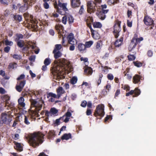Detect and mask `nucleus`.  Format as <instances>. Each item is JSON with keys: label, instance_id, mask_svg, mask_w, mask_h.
Returning <instances> with one entry per match:
<instances>
[{"label": "nucleus", "instance_id": "obj_1", "mask_svg": "<svg viewBox=\"0 0 156 156\" xmlns=\"http://www.w3.org/2000/svg\"><path fill=\"white\" fill-rule=\"evenodd\" d=\"M44 136L41 132L34 133L29 140L30 145L34 148L38 146L43 142Z\"/></svg>", "mask_w": 156, "mask_h": 156}, {"label": "nucleus", "instance_id": "obj_2", "mask_svg": "<svg viewBox=\"0 0 156 156\" xmlns=\"http://www.w3.org/2000/svg\"><path fill=\"white\" fill-rule=\"evenodd\" d=\"M144 40L143 37L138 38L137 34H134L133 37L131 40L130 45L128 47V50L129 51H131L135 48L137 44L140 43V42Z\"/></svg>", "mask_w": 156, "mask_h": 156}, {"label": "nucleus", "instance_id": "obj_3", "mask_svg": "<svg viewBox=\"0 0 156 156\" xmlns=\"http://www.w3.org/2000/svg\"><path fill=\"white\" fill-rule=\"evenodd\" d=\"M104 115V106L101 105H98L97 106L94 114V115L97 118L96 119H101Z\"/></svg>", "mask_w": 156, "mask_h": 156}, {"label": "nucleus", "instance_id": "obj_4", "mask_svg": "<svg viewBox=\"0 0 156 156\" xmlns=\"http://www.w3.org/2000/svg\"><path fill=\"white\" fill-rule=\"evenodd\" d=\"M1 119L2 123L9 124L12 120V116L10 112L7 113L3 112L1 114Z\"/></svg>", "mask_w": 156, "mask_h": 156}, {"label": "nucleus", "instance_id": "obj_5", "mask_svg": "<svg viewBox=\"0 0 156 156\" xmlns=\"http://www.w3.org/2000/svg\"><path fill=\"white\" fill-rule=\"evenodd\" d=\"M121 22L118 19L116 20L115 21L114 24V30L113 34L115 38H117L119 36V33L121 30Z\"/></svg>", "mask_w": 156, "mask_h": 156}, {"label": "nucleus", "instance_id": "obj_6", "mask_svg": "<svg viewBox=\"0 0 156 156\" xmlns=\"http://www.w3.org/2000/svg\"><path fill=\"white\" fill-rule=\"evenodd\" d=\"M44 103V101L42 100H40L39 102L34 99H31V106L35 108L34 110L36 112H38L41 110Z\"/></svg>", "mask_w": 156, "mask_h": 156}, {"label": "nucleus", "instance_id": "obj_7", "mask_svg": "<svg viewBox=\"0 0 156 156\" xmlns=\"http://www.w3.org/2000/svg\"><path fill=\"white\" fill-rule=\"evenodd\" d=\"M87 11L88 13L94 12L97 7L96 4L93 1H88L87 2Z\"/></svg>", "mask_w": 156, "mask_h": 156}, {"label": "nucleus", "instance_id": "obj_8", "mask_svg": "<svg viewBox=\"0 0 156 156\" xmlns=\"http://www.w3.org/2000/svg\"><path fill=\"white\" fill-rule=\"evenodd\" d=\"M74 18L71 15L67 14L62 17V22L64 24H66L67 21H68L69 24L71 25L74 22Z\"/></svg>", "mask_w": 156, "mask_h": 156}, {"label": "nucleus", "instance_id": "obj_9", "mask_svg": "<svg viewBox=\"0 0 156 156\" xmlns=\"http://www.w3.org/2000/svg\"><path fill=\"white\" fill-rule=\"evenodd\" d=\"M53 5L55 8L56 9H63V10H68V9L66 8L67 3H62L59 0L58 2L55 1Z\"/></svg>", "mask_w": 156, "mask_h": 156}, {"label": "nucleus", "instance_id": "obj_10", "mask_svg": "<svg viewBox=\"0 0 156 156\" xmlns=\"http://www.w3.org/2000/svg\"><path fill=\"white\" fill-rule=\"evenodd\" d=\"M58 110L54 107L51 108L50 110L49 111L48 110L45 111V115L47 117L49 116H57L58 115Z\"/></svg>", "mask_w": 156, "mask_h": 156}, {"label": "nucleus", "instance_id": "obj_11", "mask_svg": "<svg viewBox=\"0 0 156 156\" xmlns=\"http://www.w3.org/2000/svg\"><path fill=\"white\" fill-rule=\"evenodd\" d=\"M24 4L21 5L20 3L17 4V6L20 12H25L29 8V6L27 5V1L26 0H23Z\"/></svg>", "mask_w": 156, "mask_h": 156}, {"label": "nucleus", "instance_id": "obj_12", "mask_svg": "<svg viewBox=\"0 0 156 156\" xmlns=\"http://www.w3.org/2000/svg\"><path fill=\"white\" fill-rule=\"evenodd\" d=\"M26 83V81L25 80L20 81L19 84L16 85V90L19 92H21L25 85Z\"/></svg>", "mask_w": 156, "mask_h": 156}, {"label": "nucleus", "instance_id": "obj_13", "mask_svg": "<svg viewBox=\"0 0 156 156\" xmlns=\"http://www.w3.org/2000/svg\"><path fill=\"white\" fill-rule=\"evenodd\" d=\"M63 72V70L62 68H60L59 67H57L56 68V73H57V76L55 77L56 80H59L62 78V73ZM55 78V77L54 78Z\"/></svg>", "mask_w": 156, "mask_h": 156}, {"label": "nucleus", "instance_id": "obj_14", "mask_svg": "<svg viewBox=\"0 0 156 156\" xmlns=\"http://www.w3.org/2000/svg\"><path fill=\"white\" fill-rule=\"evenodd\" d=\"M140 90L137 88H136L134 90H132L126 94V96H128L132 95L133 94H135L134 96L137 97L140 94Z\"/></svg>", "mask_w": 156, "mask_h": 156}, {"label": "nucleus", "instance_id": "obj_15", "mask_svg": "<svg viewBox=\"0 0 156 156\" xmlns=\"http://www.w3.org/2000/svg\"><path fill=\"white\" fill-rule=\"evenodd\" d=\"M70 1L71 5L73 8L79 7L81 4L80 0H70Z\"/></svg>", "mask_w": 156, "mask_h": 156}, {"label": "nucleus", "instance_id": "obj_16", "mask_svg": "<svg viewBox=\"0 0 156 156\" xmlns=\"http://www.w3.org/2000/svg\"><path fill=\"white\" fill-rule=\"evenodd\" d=\"M143 21L146 25H151L154 22L152 19L147 16H144Z\"/></svg>", "mask_w": 156, "mask_h": 156}, {"label": "nucleus", "instance_id": "obj_17", "mask_svg": "<svg viewBox=\"0 0 156 156\" xmlns=\"http://www.w3.org/2000/svg\"><path fill=\"white\" fill-rule=\"evenodd\" d=\"M68 42L70 44H73L76 42V40L74 39L73 34L72 33H70L67 37Z\"/></svg>", "mask_w": 156, "mask_h": 156}, {"label": "nucleus", "instance_id": "obj_18", "mask_svg": "<svg viewBox=\"0 0 156 156\" xmlns=\"http://www.w3.org/2000/svg\"><path fill=\"white\" fill-rule=\"evenodd\" d=\"M142 76L138 74L135 75L133 77V81L134 83H138L140 82V80H142Z\"/></svg>", "mask_w": 156, "mask_h": 156}, {"label": "nucleus", "instance_id": "obj_19", "mask_svg": "<svg viewBox=\"0 0 156 156\" xmlns=\"http://www.w3.org/2000/svg\"><path fill=\"white\" fill-rule=\"evenodd\" d=\"M57 94L58 95V99H59L61 95L65 93V90L62 87H59L56 90Z\"/></svg>", "mask_w": 156, "mask_h": 156}, {"label": "nucleus", "instance_id": "obj_20", "mask_svg": "<svg viewBox=\"0 0 156 156\" xmlns=\"http://www.w3.org/2000/svg\"><path fill=\"white\" fill-rule=\"evenodd\" d=\"M84 72L87 75H91L93 72L92 69L91 67H89L87 65H86L84 69Z\"/></svg>", "mask_w": 156, "mask_h": 156}, {"label": "nucleus", "instance_id": "obj_21", "mask_svg": "<svg viewBox=\"0 0 156 156\" xmlns=\"http://www.w3.org/2000/svg\"><path fill=\"white\" fill-rule=\"evenodd\" d=\"M123 40V38L122 37L120 38L119 40H117L114 43L115 47L118 48L122 44Z\"/></svg>", "mask_w": 156, "mask_h": 156}, {"label": "nucleus", "instance_id": "obj_22", "mask_svg": "<svg viewBox=\"0 0 156 156\" xmlns=\"http://www.w3.org/2000/svg\"><path fill=\"white\" fill-rule=\"evenodd\" d=\"M24 98L23 97H21L18 100L19 106L22 108L25 107V104L24 103Z\"/></svg>", "mask_w": 156, "mask_h": 156}, {"label": "nucleus", "instance_id": "obj_23", "mask_svg": "<svg viewBox=\"0 0 156 156\" xmlns=\"http://www.w3.org/2000/svg\"><path fill=\"white\" fill-rule=\"evenodd\" d=\"M91 32V36L94 39L97 40L99 38V34L97 31L93 30Z\"/></svg>", "mask_w": 156, "mask_h": 156}, {"label": "nucleus", "instance_id": "obj_24", "mask_svg": "<svg viewBox=\"0 0 156 156\" xmlns=\"http://www.w3.org/2000/svg\"><path fill=\"white\" fill-rule=\"evenodd\" d=\"M77 47L78 50L80 52L86 50L85 44L82 43H78L77 44Z\"/></svg>", "mask_w": 156, "mask_h": 156}, {"label": "nucleus", "instance_id": "obj_25", "mask_svg": "<svg viewBox=\"0 0 156 156\" xmlns=\"http://www.w3.org/2000/svg\"><path fill=\"white\" fill-rule=\"evenodd\" d=\"M72 137V135L70 133H65L61 136V139L62 140H68L69 139H71Z\"/></svg>", "mask_w": 156, "mask_h": 156}, {"label": "nucleus", "instance_id": "obj_26", "mask_svg": "<svg viewBox=\"0 0 156 156\" xmlns=\"http://www.w3.org/2000/svg\"><path fill=\"white\" fill-rule=\"evenodd\" d=\"M15 146H14V148L18 151L21 152L23 150L22 146H21L20 143L16 142L15 143Z\"/></svg>", "mask_w": 156, "mask_h": 156}, {"label": "nucleus", "instance_id": "obj_27", "mask_svg": "<svg viewBox=\"0 0 156 156\" xmlns=\"http://www.w3.org/2000/svg\"><path fill=\"white\" fill-rule=\"evenodd\" d=\"M64 115H65L66 118L64 120V122L66 123H67L69 121L70 117L72 115V114L69 112L67 111Z\"/></svg>", "mask_w": 156, "mask_h": 156}, {"label": "nucleus", "instance_id": "obj_28", "mask_svg": "<svg viewBox=\"0 0 156 156\" xmlns=\"http://www.w3.org/2000/svg\"><path fill=\"white\" fill-rule=\"evenodd\" d=\"M99 18L101 20H104L106 18V15L102 13L100 11L96 13Z\"/></svg>", "mask_w": 156, "mask_h": 156}, {"label": "nucleus", "instance_id": "obj_29", "mask_svg": "<svg viewBox=\"0 0 156 156\" xmlns=\"http://www.w3.org/2000/svg\"><path fill=\"white\" fill-rule=\"evenodd\" d=\"M53 53L54 54V57L55 59H57L60 57L62 56V53L59 51H55V52L53 51Z\"/></svg>", "mask_w": 156, "mask_h": 156}, {"label": "nucleus", "instance_id": "obj_30", "mask_svg": "<svg viewBox=\"0 0 156 156\" xmlns=\"http://www.w3.org/2000/svg\"><path fill=\"white\" fill-rule=\"evenodd\" d=\"M10 97L7 95H5L3 97V100L5 102V104H9Z\"/></svg>", "mask_w": 156, "mask_h": 156}, {"label": "nucleus", "instance_id": "obj_31", "mask_svg": "<svg viewBox=\"0 0 156 156\" xmlns=\"http://www.w3.org/2000/svg\"><path fill=\"white\" fill-rule=\"evenodd\" d=\"M18 47L20 48H23L24 45V42L23 41L20 40L19 41H16Z\"/></svg>", "mask_w": 156, "mask_h": 156}, {"label": "nucleus", "instance_id": "obj_32", "mask_svg": "<svg viewBox=\"0 0 156 156\" xmlns=\"http://www.w3.org/2000/svg\"><path fill=\"white\" fill-rule=\"evenodd\" d=\"M92 24L94 28H101L102 26L101 24L99 22H94Z\"/></svg>", "mask_w": 156, "mask_h": 156}, {"label": "nucleus", "instance_id": "obj_33", "mask_svg": "<svg viewBox=\"0 0 156 156\" xmlns=\"http://www.w3.org/2000/svg\"><path fill=\"white\" fill-rule=\"evenodd\" d=\"M57 12L62 15H66V11H68V10H63V9H56Z\"/></svg>", "mask_w": 156, "mask_h": 156}, {"label": "nucleus", "instance_id": "obj_34", "mask_svg": "<svg viewBox=\"0 0 156 156\" xmlns=\"http://www.w3.org/2000/svg\"><path fill=\"white\" fill-rule=\"evenodd\" d=\"M55 28L56 30L58 32V33H59L60 32L61 30H62L63 28V26L59 24H56Z\"/></svg>", "mask_w": 156, "mask_h": 156}, {"label": "nucleus", "instance_id": "obj_35", "mask_svg": "<svg viewBox=\"0 0 156 156\" xmlns=\"http://www.w3.org/2000/svg\"><path fill=\"white\" fill-rule=\"evenodd\" d=\"M14 19L18 22H20L22 20V17L19 15H14L13 16Z\"/></svg>", "mask_w": 156, "mask_h": 156}, {"label": "nucleus", "instance_id": "obj_36", "mask_svg": "<svg viewBox=\"0 0 156 156\" xmlns=\"http://www.w3.org/2000/svg\"><path fill=\"white\" fill-rule=\"evenodd\" d=\"M50 97L58 99V95L57 94L56 95L52 92H50L47 94V98H48Z\"/></svg>", "mask_w": 156, "mask_h": 156}, {"label": "nucleus", "instance_id": "obj_37", "mask_svg": "<svg viewBox=\"0 0 156 156\" xmlns=\"http://www.w3.org/2000/svg\"><path fill=\"white\" fill-rule=\"evenodd\" d=\"M102 44V41L101 40L98 41L96 43V49H97L100 50L101 48Z\"/></svg>", "mask_w": 156, "mask_h": 156}, {"label": "nucleus", "instance_id": "obj_38", "mask_svg": "<svg viewBox=\"0 0 156 156\" xmlns=\"http://www.w3.org/2000/svg\"><path fill=\"white\" fill-rule=\"evenodd\" d=\"M55 133L54 130H51L49 132L48 134V138L50 139L55 136Z\"/></svg>", "mask_w": 156, "mask_h": 156}, {"label": "nucleus", "instance_id": "obj_39", "mask_svg": "<svg viewBox=\"0 0 156 156\" xmlns=\"http://www.w3.org/2000/svg\"><path fill=\"white\" fill-rule=\"evenodd\" d=\"M62 48V46L61 44H56L55 45V48L54 50V52H55V51H59Z\"/></svg>", "mask_w": 156, "mask_h": 156}, {"label": "nucleus", "instance_id": "obj_40", "mask_svg": "<svg viewBox=\"0 0 156 156\" xmlns=\"http://www.w3.org/2000/svg\"><path fill=\"white\" fill-rule=\"evenodd\" d=\"M93 42L92 41H89L86 42L85 44L86 48H90L93 44Z\"/></svg>", "mask_w": 156, "mask_h": 156}, {"label": "nucleus", "instance_id": "obj_41", "mask_svg": "<svg viewBox=\"0 0 156 156\" xmlns=\"http://www.w3.org/2000/svg\"><path fill=\"white\" fill-rule=\"evenodd\" d=\"M12 57L17 60H20L22 58V56L20 55L14 54L12 56Z\"/></svg>", "mask_w": 156, "mask_h": 156}, {"label": "nucleus", "instance_id": "obj_42", "mask_svg": "<svg viewBox=\"0 0 156 156\" xmlns=\"http://www.w3.org/2000/svg\"><path fill=\"white\" fill-rule=\"evenodd\" d=\"M77 81V77L74 76L70 80V83L72 84H76Z\"/></svg>", "mask_w": 156, "mask_h": 156}, {"label": "nucleus", "instance_id": "obj_43", "mask_svg": "<svg viewBox=\"0 0 156 156\" xmlns=\"http://www.w3.org/2000/svg\"><path fill=\"white\" fill-rule=\"evenodd\" d=\"M17 66V64L15 62L10 63L9 66V69H14L15 67H16Z\"/></svg>", "mask_w": 156, "mask_h": 156}, {"label": "nucleus", "instance_id": "obj_44", "mask_svg": "<svg viewBox=\"0 0 156 156\" xmlns=\"http://www.w3.org/2000/svg\"><path fill=\"white\" fill-rule=\"evenodd\" d=\"M51 61L50 58H46L44 61V64L45 65H48L51 63Z\"/></svg>", "mask_w": 156, "mask_h": 156}, {"label": "nucleus", "instance_id": "obj_45", "mask_svg": "<svg viewBox=\"0 0 156 156\" xmlns=\"http://www.w3.org/2000/svg\"><path fill=\"white\" fill-rule=\"evenodd\" d=\"M9 104H5V107L8 106L10 108H12L14 107V104L12 102L9 101Z\"/></svg>", "mask_w": 156, "mask_h": 156}, {"label": "nucleus", "instance_id": "obj_46", "mask_svg": "<svg viewBox=\"0 0 156 156\" xmlns=\"http://www.w3.org/2000/svg\"><path fill=\"white\" fill-rule=\"evenodd\" d=\"M133 63L134 66L137 67H140L142 66V63L138 61L133 62Z\"/></svg>", "mask_w": 156, "mask_h": 156}, {"label": "nucleus", "instance_id": "obj_47", "mask_svg": "<svg viewBox=\"0 0 156 156\" xmlns=\"http://www.w3.org/2000/svg\"><path fill=\"white\" fill-rule=\"evenodd\" d=\"M121 88L124 90H126L127 91L129 90L130 89L129 87L127 85H124L123 84L121 85Z\"/></svg>", "mask_w": 156, "mask_h": 156}, {"label": "nucleus", "instance_id": "obj_48", "mask_svg": "<svg viewBox=\"0 0 156 156\" xmlns=\"http://www.w3.org/2000/svg\"><path fill=\"white\" fill-rule=\"evenodd\" d=\"M127 57L128 60L129 61L134 60L136 58V57L134 55H128Z\"/></svg>", "mask_w": 156, "mask_h": 156}, {"label": "nucleus", "instance_id": "obj_49", "mask_svg": "<svg viewBox=\"0 0 156 156\" xmlns=\"http://www.w3.org/2000/svg\"><path fill=\"white\" fill-rule=\"evenodd\" d=\"M102 69V71L103 73L105 74H107L108 72V67L107 66H105ZM109 69H111L110 68H109Z\"/></svg>", "mask_w": 156, "mask_h": 156}, {"label": "nucleus", "instance_id": "obj_50", "mask_svg": "<svg viewBox=\"0 0 156 156\" xmlns=\"http://www.w3.org/2000/svg\"><path fill=\"white\" fill-rule=\"evenodd\" d=\"M5 44L6 45L11 46L13 45V43L12 41H9L8 39L5 41Z\"/></svg>", "mask_w": 156, "mask_h": 156}, {"label": "nucleus", "instance_id": "obj_51", "mask_svg": "<svg viewBox=\"0 0 156 156\" xmlns=\"http://www.w3.org/2000/svg\"><path fill=\"white\" fill-rule=\"evenodd\" d=\"M43 6L44 9H48L49 8V3L48 2H43Z\"/></svg>", "mask_w": 156, "mask_h": 156}, {"label": "nucleus", "instance_id": "obj_52", "mask_svg": "<svg viewBox=\"0 0 156 156\" xmlns=\"http://www.w3.org/2000/svg\"><path fill=\"white\" fill-rule=\"evenodd\" d=\"M35 1V0H27V5L28 6H31L33 3L34 4V2Z\"/></svg>", "mask_w": 156, "mask_h": 156}, {"label": "nucleus", "instance_id": "obj_53", "mask_svg": "<svg viewBox=\"0 0 156 156\" xmlns=\"http://www.w3.org/2000/svg\"><path fill=\"white\" fill-rule=\"evenodd\" d=\"M16 36L17 38H16V41H19V39H22L23 38V35L21 34H16Z\"/></svg>", "mask_w": 156, "mask_h": 156}, {"label": "nucleus", "instance_id": "obj_54", "mask_svg": "<svg viewBox=\"0 0 156 156\" xmlns=\"http://www.w3.org/2000/svg\"><path fill=\"white\" fill-rule=\"evenodd\" d=\"M24 122L25 124L27 125H28L30 124V122L28 120V118L25 115Z\"/></svg>", "mask_w": 156, "mask_h": 156}, {"label": "nucleus", "instance_id": "obj_55", "mask_svg": "<svg viewBox=\"0 0 156 156\" xmlns=\"http://www.w3.org/2000/svg\"><path fill=\"white\" fill-rule=\"evenodd\" d=\"M9 1H8L7 0H0V2L4 5H7L9 4Z\"/></svg>", "mask_w": 156, "mask_h": 156}, {"label": "nucleus", "instance_id": "obj_56", "mask_svg": "<svg viewBox=\"0 0 156 156\" xmlns=\"http://www.w3.org/2000/svg\"><path fill=\"white\" fill-rule=\"evenodd\" d=\"M84 11V9L83 8V5H82L80 7V8L79 10V13L80 15H82L83 12Z\"/></svg>", "mask_w": 156, "mask_h": 156}, {"label": "nucleus", "instance_id": "obj_57", "mask_svg": "<svg viewBox=\"0 0 156 156\" xmlns=\"http://www.w3.org/2000/svg\"><path fill=\"white\" fill-rule=\"evenodd\" d=\"M107 77L108 79L110 80H112L114 78L113 75L110 73L108 74Z\"/></svg>", "mask_w": 156, "mask_h": 156}, {"label": "nucleus", "instance_id": "obj_58", "mask_svg": "<svg viewBox=\"0 0 156 156\" xmlns=\"http://www.w3.org/2000/svg\"><path fill=\"white\" fill-rule=\"evenodd\" d=\"M35 55H31L29 58V59L30 61L34 62L35 60Z\"/></svg>", "mask_w": 156, "mask_h": 156}, {"label": "nucleus", "instance_id": "obj_59", "mask_svg": "<svg viewBox=\"0 0 156 156\" xmlns=\"http://www.w3.org/2000/svg\"><path fill=\"white\" fill-rule=\"evenodd\" d=\"M62 117H60L59 118L56 119L55 120V123L57 125H60V120H61V118Z\"/></svg>", "mask_w": 156, "mask_h": 156}, {"label": "nucleus", "instance_id": "obj_60", "mask_svg": "<svg viewBox=\"0 0 156 156\" xmlns=\"http://www.w3.org/2000/svg\"><path fill=\"white\" fill-rule=\"evenodd\" d=\"M127 26L130 27H131L132 26V21H130L129 20H127Z\"/></svg>", "mask_w": 156, "mask_h": 156}, {"label": "nucleus", "instance_id": "obj_61", "mask_svg": "<svg viewBox=\"0 0 156 156\" xmlns=\"http://www.w3.org/2000/svg\"><path fill=\"white\" fill-rule=\"evenodd\" d=\"M147 54L148 57H151L153 55V52L151 50H148L147 53Z\"/></svg>", "mask_w": 156, "mask_h": 156}, {"label": "nucleus", "instance_id": "obj_62", "mask_svg": "<svg viewBox=\"0 0 156 156\" xmlns=\"http://www.w3.org/2000/svg\"><path fill=\"white\" fill-rule=\"evenodd\" d=\"M10 49V47L9 46H7L4 48V51L6 53H8Z\"/></svg>", "mask_w": 156, "mask_h": 156}, {"label": "nucleus", "instance_id": "obj_63", "mask_svg": "<svg viewBox=\"0 0 156 156\" xmlns=\"http://www.w3.org/2000/svg\"><path fill=\"white\" fill-rule=\"evenodd\" d=\"M25 77V75L23 74H21L19 77H18L17 78V80H23L24 78Z\"/></svg>", "mask_w": 156, "mask_h": 156}, {"label": "nucleus", "instance_id": "obj_64", "mask_svg": "<svg viewBox=\"0 0 156 156\" xmlns=\"http://www.w3.org/2000/svg\"><path fill=\"white\" fill-rule=\"evenodd\" d=\"M87 104V102L86 101H83L81 104V106L85 108L86 107Z\"/></svg>", "mask_w": 156, "mask_h": 156}]
</instances>
